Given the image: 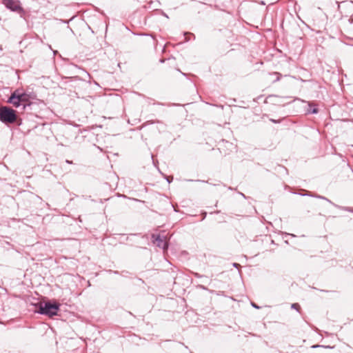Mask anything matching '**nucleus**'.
<instances>
[{
  "instance_id": "4",
  "label": "nucleus",
  "mask_w": 353,
  "mask_h": 353,
  "mask_svg": "<svg viewBox=\"0 0 353 353\" xmlns=\"http://www.w3.org/2000/svg\"><path fill=\"white\" fill-rule=\"evenodd\" d=\"M153 239V243L160 248H162L163 250H166L168 248V242L166 240L165 236H161L160 234L152 235Z\"/></svg>"
},
{
  "instance_id": "3",
  "label": "nucleus",
  "mask_w": 353,
  "mask_h": 353,
  "mask_svg": "<svg viewBox=\"0 0 353 353\" xmlns=\"http://www.w3.org/2000/svg\"><path fill=\"white\" fill-rule=\"evenodd\" d=\"M3 5L12 11L17 12L23 17L24 10L18 0H3Z\"/></svg>"
},
{
  "instance_id": "1",
  "label": "nucleus",
  "mask_w": 353,
  "mask_h": 353,
  "mask_svg": "<svg viewBox=\"0 0 353 353\" xmlns=\"http://www.w3.org/2000/svg\"><path fill=\"white\" fill-rule=\"evenodd\" d=\"M16 111L11 108L3 106L0 108V121L4 123H13L17 120Z\"/></svg>"
},
{
  "instance_id": "8",
  "label": "nucleus",
  "mask_w": 353,
  "mask_h": 353,
  "mask_svg": "<svg viewBox=\"0 0 353 353\" xmlns=\"http://www.w3.org/2000/svg\"><path fill=\"white\" fill-rule=\"evenodd\" d=\"M309 112L312 113V114H315V113L318 112V110L316 108H314L312 110H309Z\"/></svg>"
},
{
  "instance_id": "7",
  "label": "nucleus",
  "mask_w": 353,
  "mask_h": 353,
  "mask_svg": "<svg viewBox=\"0 0 353 353\" xmlns=\"http://www.w3.org/2000/svg\"><path fill=\"white\" fill-rule=\"evenodd\" d=\"M291 307L292 309H294V310H297V311H299L300 309H301V307H300V305L298 303H292V305H291Z\"/></svg>"
},
{
  "instance_id": "6",
  "label": "nucleus",
  "mask_w": 353,
  "mask_h": 353,
  "mask_svg": "<svg viewBox=\"0 0 353 353\" xmlns=\"http://www.w3.org/2000/svg\"><path fill=\"white\" fill-rule=\"evenodd\" d=\"M19 100L21 103V105H23V109L26 108V104L29 102L30 96L28 94L25 92H21L19 90Z\"/></svg>"
},
{
  "instance_id": "2",
  "label": "nucleus",
  "mask_w": 353,
  "mask_h": 353,
  "mask_svg": "<svg viewBox=\"0 0 353 353\" xmlns=\"http://www.w3.org/2000/svg\"><path fill=\"white\" fill-rule=\"evenodd\" d=\"M59 309V305L52 304L50 303H45V304L43 305H41L39 308L41 314H46L49 316L57 315Z\"/></svg>"
},
{
  "instance_id": "5",
  "label": "nucleus",
  "mask_w": 353,
  "mask_h": 353,
  "mask_svg": "<svg viewBox=\"0 0 353 353\" xmlns=\"http://www.w3.org/2000/svg\"><path fill=\"white\" fill-rule=\"evenodd\" d=\"M8 102L12 104L15 108H18L21 105L19 97V90H15L9 97Z\"/></svg>"
},
{
  "instance_id": "9",
  "label": "nucleus",
  "mask_w": 353,
  "mask_h": 353,
  "mask_svg": "<svg viewBox=\"0 0 353 353\" xmlns=\"http://www.w3.org/2000/svg\"><path fill=\"white\" fill-rule=\"evenodd\" d=\"M66 163H68V164H72V161H69V160H66Z\"/></svg>"
},
{
  "instance_id": "10",
  "label": "nucleus",
  "mask_w": 353,
  "mask_h": 353,
  "mask_svg": "<svg viewBox=\"0 0 353 353\" xmlns=\"http://www.w3.org/2000/svg\"><path fill=\"white\" fill-rule=\"evenodd\" d=\"M252 305L256 307V308H258V306H256L254 303L252 304Z\"/></svg>"
},
{
  "instance_id": "11",
  "label": "nucleus",
  "mask_w": 353,
  "mask_h": 353,
  "mask_svg": "<svg viewBox=\"0 0 353 353\" xmlns=\"http://www.w3.org/2000/svg\"><path fill=\"white\" fill-rule=\"evenodd\" d=\"M271 121H272V122H274V123H277V121H275V120L272 119Z\"/></svg>"
}]
</instances>
